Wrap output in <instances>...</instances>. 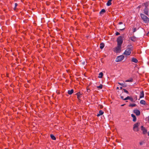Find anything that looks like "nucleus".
Masks as SVG:
<instances>
[{
	"mask_svg": "<svg viewBox=\"0 0 149 149\" xmlns=\"http://www.w3.org/2000/svg\"><path fill=\"white\" fill-rule=\"evenodd\" d=\"M136 105L135 104H132L129 105V107H134L136 106Z\"/></svg>",
	"mask_w": 149,
	"mask_h": 149,
	"instance_id": "b1692460",
	"label": "nucleus"
},
{
	"mask_svg": "<svg viewBox=\"0 0 149 149\" xmlns=\"http://www.w3.org/2000/svg\"><path fill=\"white\" fill-rule=\"evenodd\" d=\"M130 100L132 102H134V100L131 97H130Z\"/></svg>",
	"mask_w": 149,
	"mask_h": 149,
	"instance_id": "c85d7f7f",
	"label": "nucleus"
},
{
	"mask_svg": "<svg viewBox=\"0 0 149 149\" xmlns=\"http://www.w3.org/2000/svg\"><path fill=\"white\" fill-rule=\"evenodd\" d=\"M134 112L137 116H139L140 115V111L138 110H135L134 111Z\"/></svg>",
	"mask_w": 149,
	"mask_h": 149,
	"instance_id": "6e6552de",
	"label": "nucleus"
},
{
	"mask_svg": "<svg viewBox=\"0 0 149 149\" xmlns=\"http://www.w3.org/2000/svg\"><path fill=\"white\" fill-rule=\"evenodd\" d=\"M131 116L133 118V121L134 122H135L136 120V118L135 116L133 114H132Z\"/></svg>",
	"mask_w": 149,
	"mask_h": 149,
	"instance_id": "f8f14e48",
	"label": "nucleus"
},
{
	"mask_svg": "<svg viewBox=\"0 0 149 149\" xmlns=\"http://www.w3.org/2000/svg\"><path fill=\"white\" fill-rule=\"evenodd\" d=\"M124 105H125L124 104H122V105H121V106H124Z\"/></svg>",
	"mask_w": 149,
	"mask_h": 149,
	"instance_id": "a19ab883",
	"label": "nucleus"
},
{
	"mask_svg": "<svg viewBox=\"0 0 149 149\" xmlns=\"http://www.w3.org/2000/svg\"><path fill=\"white\" fill-rule=\"evenodd\" d=\"M148 136H149V132L148 133Z\"/></svg>",
	"mask_w": 149,
	"mask_h": 149,
	"instance_id": "79ce46f5",
	"label": "nucleus"
},
{
	"mask_svg": "<svg viewBox=\"0 0 149 149\" xmlns=\"http://www.w3.org/2000/svg\"><path fill=\"white\" fill-rule=\"evenodd\" d=\"M120 33L118 32H116V36H118V35H120Z\"/></svg>",
	"mask_w": 149,
	"mask_h": 149,
	"instance_id": "473e14b6",
	"label": "nucleus"
},
{
	"mask_svg": "<svg viewBox=\"0 0 149 149\" xmlns=\"http://www.w3.org/2000/svg\"><path fill=\"white\" fill-rule=\"evenodd\" d=\"M87 91L88 92H89L90 91V90L88 88H87Z\"/></svg>",
	"mask_w": 149,
	"mask_h": 149,
	"instance_id": "72a5a7b5",
	"label": "nucleus"
},
{
	"mask_svg": "<svg viewBox=\"0 0 149 149\" xmlns=\"http://www.w3.org/2000/svg\"><path fill=\"white\" fill-rule=\"evenodd\" d=\"M120 97L121 98L123 99V100H124V99L125 98H124V97H123V96H120Z\"/></svg>",
	"mask_w": 149,
	"mask_h": 149,
	"instance_id": "f704fd0d",
	"label": "nucleus"
},
{
	"mask_svg": "<svg viewBox=\"0 0 149 149\" xmlns=\"http://www.w3.org/2000/svg\"><path fill=\"white\" fill-rule=\"evenodd\" d=\"M121 49V45H117V47L114 49V51L116 53H118L120 52Z\"/></svg>",
	"mask_w": 149,
	"mask_h": 149,
	"instance_id": "20e7f679",
	"label": "nucleus"
},
{
	"mask_svg": "<svg viewBox=\"0 0 149 149\" xmlns=\"http://www.w3.org/2000/svg\"><path fill=\"white\" fill-rule=\"evenodd\" d=\"M112 0H109L107 3V5L109 6L111 4V1Z\"/></svg>",
	"mask_w": 149,
	"mask_h": 149,
	"instance_id": "2eb2a0df",
	"label": "nucleus"
},
{
	"mask_svg": "<svg viewBox=\"0 0 149 149\" xmlns=\"http://www.w3.org/2000/svg\"><path fill=\"white\" fill-rule=\"evenodd\" d=\"M141 129L143 133V134H146L147 132V130L145 127H144L143 126H141Z\"/></svg>",
	"mask_w": 149,
	"mask_h": 149,
	"instance_id": "423d86ee",
	"label": "nucleus"
},
{
	"mask_svg": "<svg viewBox=\"0 0 149 149\" xmlns=\"http://www.w3.org/2000/svg\"><path fill=\"white\" fill-rule=\"evenodd\" d=\"M130 96H127L126 98H125L124 99V100H130Z\"/></svg>",
	"mask_w": 149,
	"mask_h": 149,
	"instance_id": "cd10ccee",
	"label": "nucleus"
},
{
	"mask_svg": "<svg viewBox=\"0 0 149 149\" xmlns=\"http://www.w3.org/2000/svg\"><path fill=\"white\" fill-rule=\"evenodd\" d=\"M102 84H100V86H97V88H98L100 89H101L102 88Z\"/></svg>",
	"mask_w": 149,
	"mask_h": 149,
	"instance_id": "a878e982",
	"label": "nucleus"
},
{
	"mask_svg": "<svg viewBox=\"0 0 149 149\" xmlns=\"http://www.w3.org/2000/svg\"><path fill=\"white\" fill-rule=\"evenodd\" d=\"M122 23H123L122 22H120L119 23V24H122Z\"/></svg>",
	"mask_w": 149,
	"mask_h": 149,
	"instance_id": "58836bf2",
	"label": "nucleus"
},
{
	"mask_svg": "<svg viewBox=\"0 0 149 149\" xmlns=\"http://www.w3.org/2000/svg\"><path fill=\"white\" fill-rule=\"evenodd\" d=\"M124 26H125V24H124ZM125 29V27L124 26V27H123L121 28L120 29V30H124Z\"/></svg>",
	"mask_w": 149,
	"mask_h": 149,
	"instance_id": "7c9ffc66",
	"label": "nucleus"
},
{
	"mask_svg": "<svg viewBox=\"0 0 149 149\" xmlns=\"http://www.w3.org/2000/svg\"><path fill=\"white\" fill-rule=\"evenodd\" d=\"M133 50V46L132 45L128 46L127 49L125 50L124 54L128 56L131 53V51Z\"/></svg>",
	"mask_w": 149,
	"mask_h": 149,
	"instance_id": "f257e3e1",
	"label": "nucleus"
},
{
	"mask_svg": "<svg viewBox=\"0 0 149 149\" xmlns=\"http://www.w3.org/2000/svg\"><path fill=\"white\" fill-rule=\"evenodd\" d=\"M50 136H51V138L53 140H55L56 139L55 137L53 134H51Z\"/></svg>",
	"mask_w": 149,
	"mask_h": 149,
	"instance_id": "5701e85b",
	"label": "nucleus"
},
{
	"mask_svg": "<svg viewBox=\"0 0 149 149\" xmlns=\"http://www.w3.org/2000/svg\"><path fill=\"white\" fill-rule=\"evenodd\" d=\"M132 61L135 63H137L138 62V60L135 58L133 57L132 59Z\"/></svg>",
	"mask_w": 149,
	"mask_h": 149,
	"instance_id": "9b49d317",
	"label": "nucleus"
},
{
	"mask_svg": "<svg viewBox=\"0 0 149 149\" xmlns=\"http://www.w3.org/2000/svg\"><path fill=\"white\" fill-rule=\"evenodd\" d=\"M148 118V120L149 122V116L147 118Z\"/></svg>",
	"mask_w": 149,
	"mask_h": 149,
	"instance_id": "4c0bfd02",
	"label": "nucleus"
},
{
	"mask_svg": "<svg viewBox=\"0 0 149 149\" xmlns=\"http://www.w3.org/2000/svg\"><path fill=\"white\" fill-rule=\"evenodd\" d=\"M103 76V73L102 72H100L99 74L98 77L99 78H102Z\"/></svg>",
	"mask_w": 149,
	"mask_h": 149,
	"instance_id": "6ab92c4d",
	"label": "nucleus"
},
{
	"mask_svg": "<svg viewBox=\"0 0 149 149\" xmlns=\"http://www.w3.org/2000/svg\"><path fill=\"white\" fill-rule=\"evenodd\" d=\"M130 39L132 41L134 42L136 40V38L134 36H132L130 38Z\"/></svg>",
	"mask_w": 149,
	"mask_h": 149,
	"instance_id": "ddd939ff",
	"label": "nucleus"
},
{
	"mask_svg": "<svg viewBox=\"0 0 149 149\" xmlns=\"http://www.w3.org/2000/svg\"><path fill=\"white\" fill-rule=\"evenodd\" d=\"M143 143V142H141L140 143V145H142Z\"/></svg>",
	"mask_w": 149,
	"mask_h": 149,
	"instance_id": "c9c22d12",
	"label": "nucleus"
},
{
	"mask_svg": "<svg viewBox=\"0 0 149 149\" xmlns=\"http://www.w3.org/2000/svg\"><path fill=\"white\" fill-rule=\"evenodd\" d=\"M104 45L103 43H101L100 45V48L101 49H102L104 47Z\"/></svg>",
	"mask_w": 149,
	"mask_h": 149,
	"instance_id": "a211bd4d",
	"label": "nucleus"
},
{
	"mask_svg": "<svg viewBox=\"0 0 149 149\" xmlns=\"http://www.w3.org/2000/svg\"><path fill=\"white\" fill-rule=\"evenodd\" d=\"M144 13L145 14L147 15H148V8L146 6L145 7L144 9Z\"/></svg>",
	"mask_w": 149,
	"mask_h": 149,
	"instance_id": "0eeeda50",
	"label": "nucleus"
},
{
	"mask_svg": "<svg viewBox=\"0 0 149 149\" xmlns=\"http://www.w3.org/2000/svg\"><path fill=\"white\" fill-rule=\"evenodd\" d=\"M140 123L137 122L135 123L133 125V130L135 132H138L139 131V127L140 126Z\"/></svg>",
	"mask_w": 149,
	"mask_h": 149,
	"instance_id": "f03ea898",
	"label": "nucleus"
},
{
	"mask_svg": "<svg viewBox=\"0 0 149 149\" xmlns=\"http://www.w3.org/2000/svg\"><path fill=\"white\" fill-rule=\"evenodd\" d=\"M76 95H77V98L79 99L80 95H81V94L80 92H78L76 94Z\"/></svg>",
	"mask_w": 149,
	"mask_h": 149,
	"instance_id": "4be33fe9",
	"label": "nucleus"
},
{
	"mask_svg": "<svg viewBox=\"0 0 149 149\" xmlns=\"http://www.w3.org/2000/svg\"><path fill=\"white\" fill-rule=\"evenodd\" d=\"M144 97V92L143 91H141L140 92V94L139 95V97L140 98H143Z\"/></svg>",
	"mask_w": 149,
	"mask_h": 149,
	"instance_id": "1a4fd4ad",
	"label": "nucleus"
},
{
	"mask_svg": "<svg viewBox=\"0 0 149 149\" xmlns=\"http://www.w3.org/2000/svg\"><path fill=\"white\" fill-rule=\"evenodd\" d=\"M118 84L124 87H126L127 85H125L123 83H118Z\"/></svg>",
	"mask_w": 149,
	"mask_h": 149,
	"instance_id": "aec40b11",
	"label": "nucleus"
},
{
	"mask_svg": "<svg viewBox=\"0 0 149 149\" xmlns=\"http://www.w3.org/2000/svg\"><path fill=\"white\" fill-rule=\"evenodd\" d=\"M117 89H119V87H117Z\"/></svg>",
	"mask_w": 149,
	"mask_h": 149,
	"instance_id": "c03bdc74",
	"label": "nucleus"
},
{
	"mask_svg": "<svg viewBox=\"0 0 149 149\" xmlns=\"http://www.w3.org/2000/svg\"><path fill=\"white\" fill-rule=\"evenodd\" d=\"M140 15L141 19H149L148 17L143 14H141Z\"/></svg>",
	"mask_w": 149,
	"mask_h": 149,
	"instance_id": "9d476101",
	"label": "nucleus"
},
{
	"mask_svg": "<svg viewBox=\"0 0 149 149\" xmlns=\"http://www.w3.org/2000/svg\"><path fill=\"white\" fill-rule=\"evenodd\" d=\"M100 115L99 113L97 115V116H100Z\"/></svg>",
	"mask_w": 149,
	"mask_h": 149,
	"instance_id": "ea45409f",
	"label": "nucleus"
},
{
	"mask_svg": "<svg viewBox=\"0 0 149 149\" xmlns=\"http://www.w3.org/2000/svg\"><path fill=\"white\" fill-rule=\"evenodd\" d=\"M145 23H148L149 22V19H142Z\"/></svg>",
	"mask_w": 149,
	"mask_h": 149,
	"instance_id": "412c9836",
	"label": "nucleus"
},
{
	"mask_svg": "<svg viewBox=\"0 0 149 149\" xmlns=\"http://www.w3.org/2000/svg\"><path fill=\"white\" fill-rule=\"evenodd\" d=\"M105 12V10L104 9H102L100 12V14L102 15Z\"/></svg>",
	"mask_w": 149,
	"mask_h": 149,
	"instance_id": "4468645a",
	"label": "nucleus"
},
{
	"mask_svg": "<svg viewBox=\"0 0 149 149\" xmlns=\"http://www.w3.org/2000/svg\"><path fill=\"white\" fill-rule=\"evenodd\" d=\"M99 113L100 115H102L104 113V112L103 111H102V110H100Z\"/></svg>",
	"mask_w": 149,
	"mask_h": 149,
	"instance_id": "bb28decb",
	"label": "nucleus"
},
{
	"mask_svg": "<svg viewBox=\"0 0 149 149\" xmlns=\"http://www.w3.org/2000/svg\"><path fill=\"white\" fill-rule=\"evenodd\" d=\"M123 90L124 91V92L125 93H126L127 94H128L129 93L128 92L127 90H126L125 89H123Z\"/></svg>",
	"mask_w": 149,
	"mask_h": 149,
	"instance_id": "c756f323",
	"label": "nucleus"
},
{
	"mask_svg": "<svg viewBox=\"0 0 149 149\" xmlns=\"http://www.w3.org/2000/svg\"><path fill=\"white\" fill-rule=\"evenodd\" d=\"M73 90L72 89L71 90L68 91V93L69 95H71L73 93Z\"/></svg>",
	"mask_w": 149,
	"mask_h": 149,
	"instance_id": "f3484780",
	"label": "nucleus"
},
{
	"mask_svg": "<svg viewBox=\"0 0 149 149\" xmlns=\"http://www.w3.org/2000/svg\"><path fill=\"white\" fill-rule=\"evenodd\" d=\"M133 79L132 78H130L129 79L125 81V82H132L133 81Z\"/></svg>",
	"mask_w": 149,
	"mask_h": 149,
	"instance_id": "393cba45",
	"label": "nucleus"
},
{
	"mask_svg": "<svg viewBox=\"0 0 149 149\" xmlns=\"http://www.w3.org/2000/svg\"><path fill=\"white\" fill-rule=\"evenodd\" d=\"M136 30V28H134L133 29V32H135Z\"/></svg>",
	"mask_w": 149,
	"mask_h": 149,
	"instance_id": "2f4dec72",
	"label": "nucleus"
},
{
	"mask_svg": "<svg viewBox=\"0 0 149 149\" xmlns=\"http://www.w3.org/2000/svg\"><path fill=\"white\" fill-rule=\"evenodd\" d=\"M117 45H122L123 42V37L120 36L117 39Z\"/></svg>",
	"mask_w": 149,
	"mask_h": 149,
	"instance_id": "7ed1b4c3",
	"label": "nucleus"
},
{
	"mask_svg": "<svg viewBox=\"0 0 149 149\" xmlns=\"http://www.w3.org/2000/svg\"><path fill=\"white\" fill-rule=\"evenodd\" d=\"M140 103L141 104L145 105L146 104V102L145 100H142L140 101Z\"/></svg>",
	"mask_w": 149,
	"mask_h": 149,
	"instance_id": "dca6fc26",
	"label": "nucleus"
},
{
	"mask_svg": "<svg viewBox=\"0 0 149 149\" xmlns=\"http://www.w3.org/2000/svg\"><path fill=\"white\" fill-rule=\"evenodd\" d=\"M17 6V3H15V7H16Z\"/></svg>",
	"mask_w": 149,
	"mask_h": 149,
	"instance_id": "e433bc0d",
	"label": "nucleus"
},
{
	"mask_svg": "<svg viewBox=\"0 0 149 149\" xmlns=\"http://www.w3.org/2000/svg\"><path fill=\"white\" fill-rule=\"evenodd\" d=\"M124 56L123 55H122L117 57L116 59V61L119 62L122 61L124 58Z\"/></svg>",
	"mask_w": 149,
	"mask_h": 149,
	"instance_id": "39448f33",
	"label": "nucleus"
},
{
	"mask_svg": "<svg viewBox=\"0 0 149 149\" xmlns=\"http://www.w3.org/2000/svg\"><path fill=\"white\" fill-rule=\"evenodd\" d=\"M122 87H120V89H122Z\"/></svg>",
	"mask_w": 149,
	"mask_h": 149,
	"instance_id": "37998d69",
	"label": "nucleus"
}]
</instances>
